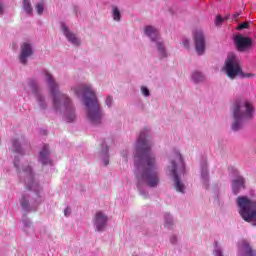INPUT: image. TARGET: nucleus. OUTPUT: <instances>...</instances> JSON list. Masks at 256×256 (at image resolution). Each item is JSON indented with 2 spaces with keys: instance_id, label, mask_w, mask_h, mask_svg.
<instances>
[{
  "instance_id": "obj_1",
  "label": "nucleus",
  "mask_w": 256,
  "mask_h": 256,
  "mask_svg": "<svg viewBox=\"0 0 256 256\" xmlns=\"http://www.w3.org/2000/svg\"><path fill=\"white\" fill-rule=\"evenodd\" d=\"M151 131L143 129L135 144V167L137 169V178L146 183L149 187L159 185V172L155 154L151 150V141H149Z\"/></svg>"
},
{
  "instance_id": "obj_2",
  "label": "nucleus",
  "mask_w": 256,
  "mask_h": 256,
  "mask_svg": "<svg viewBox=\"0 0 256 256\" xmlns=\"http://www.w3.org/2000/svg\"><path fill=\"white\" fill-rule=\"evenodd\" d=\"M71 91L78 99L83 101L88 121L92 125L101 124L103 122V112L93 86L89 83L77 84L71 88Z\"/></svg>"
},
{
  "instance_id": "obj_3",
  "label": "nucleus",
  "mask_w": 256,
  "mask_h": 256,
  "mask_svg": "<svg viewBox=\"0 0 256 256\" xmlns=\"http://www.w3.org/2000/svg\"><path fill=\"white\" fill-rule=\"evenodd\" d=\"M41 77L42 79H45L49 91L53 97L54 109L60 113H63L64 119L67 121V123H73V121L77 119V116L75 115V107H73L71 98L59 91V84H57L55 78H53V75H51L49 71L44 70L41 73Z\"/></svg>"
},
{
  "instance_id": "obj_4",
  "label": "nucleus",
  "mask_w": 256,
  "mask_h": 256,
  "mask_svg": "<svg viewBox=\"0 0 256 256\" xmlns=\"http://www.w3.org/2000/svg\"><path fill=\"white\" fill-rule=\"evenodd\" d=\"M172 153L174 155L171 156L168 171L173 177V187L177 193H185L187 191V185L183 181V177H185V162L178 149H173Z\"/></svg>"
},
{
  "instance_id": "obj_5",
  "label": "nucleus",
  "mask_w": 256,
  "mask_h": 256,
  "mask_svg": "<svg viewBox=\"0 0 256 256\" xmlns=\"http://www.w3.org/2000/svg\"><path fill=\"white\" fill-rule=\"evenodd\" d=\"M253 113H255V108L251 105L249 101H236L234 103L233 115L234 122L232 123L233 131H239L243 121H250L253 119Z\"/></svg>"
},
{
  "instance_id": "obj_6",
  "label": "nucleus",
  "mask_w": 256,
  "mask_h": 256,
  "mask_svg": "<svg viewBox=\"0 0 256 256\" xmlns=\"http://www.w3.org/2000/svg\"><path fill=\"white\" fill-rule=\"evenodd\" d=\"M14 167H16L18 171L19 178L24 179L26 187L30 191L39 193V184L37 181H35V178L33 177V169L29 166V164L21 163L16 157L14 159Z\"/></svg>"
},
{
  "instance_id": "obj_7",
  "label": "nucleus",
  "mask_w": 256,
  "mask_h": 256,
  "mask_svg": "<svg viewBox=\"0 0 256 256\" xmlns=\"http://www.w3.org/2000/svg\"><path fill=\"white\" fill-rule=\"evenodd\" d=\"M236 203L242 219L246 223L254 221V225H256V201L249 199L247 196H240L237 198Z\"/></svg>"
},
{
  "instance_id": "obj_8",
  "label": "nucleus",
  "mask_w": 256,
  "mask_h": 256,
  "mask_svg": "<svg viewBox=\"0 0 256 256\" xmlns=\"http://www.w3.org/2000/svg\"><path fill=\"white\" fill-rule=\"evenodd\" d=\"M225 71L227 77L229 79H237V77H240L241 79L253 77V74L247 73L245 74L243 72V69L241 68V61L239 60V57L233 53H229L227 56V61L225 64Z\"/></svg>"
},
{
  "instance_id": "obj_9",
  "label": "nucleus",
  "mask_w": 256,
  "mask_h": 256,
  "mask_svg": "<svg viewBox=\"0 0 256 256\" xmlns=\"http://www.w3.org/2000/svg\"><path fill=\"white\" fill-rule=\"evenodd\" d=\"M145 35L149 37V39L154 43L158 49V57L160 59H165L169 57V53H167V49H165V45L163 44V40H161V36L159 35V29L154 26H146L144 29Z\"/></svg>"
},
{
  "instance_id": "obj_10",
  "label": "nucleus",
  "mask_w": 256,
  "mask_h": 256,
  "mask_svg": "<svg viewBox=\"0 0 256 256\" xmlns=\"http://www.w3.org/2000/svg\"><path fill=\"white\" fill-rule=\"evenodd\" d=\"M26 89L27 91H30L32 95H34L40 109H45V107H47V102L45 101V97H43V94H41V90H39L37 81L29 80Z\"/></svg>"
},
{
  "instance_id": "obj_11",
  "label": "nucleus",
  "mask_w": 256,
  "mask_h": 256,
  "mask_svg": "<svg viewBox=\"0 0 256 256\" xmlns=\"http://www.w3.org/2000/svg\"><path fill=\"white\" fill-rule=\"evenodd\" d=\"M108 221H109V218L105 213L97 212L93 218V225H94L95 231H98V233H103V231L107 229Z\"/></svg>"
},
{
  "instance_id": "obj_12",
  "label": "nucleus",
  "mask_w": 256,
  "mask_h": 256,
  "mask_svg": "<svg viewBox=\"0 0 256 256\" xmlns=\"http://www.w3.org/2000/svg\"><path fill=\"white\" fill-rule=\"evenodd\" d=\"M29 195L24 194L22 195V198L20 200V205L24 209V211H33V206L32 205H41L43 203V197L41 195L36 194V198L33 201H29Z\"/></svg>"
},
{
  "instance_id": "obj_13",
  "label": "nucleus",
  "mask_w": 256,
  "mask_h": 256,
  "mask_svg": "<svg viewBox=\"0 0 256 256\" xmlns=\"http://www.w3.org/2000/svg\"><path fill=\"white\" fill-rule=\"evenodd\" d=\"M194 44L196 53L198 55H204L205 54V34H203L202 30H196L194 32Z\"/></svg>"
},
{
  "instance_id": "obj_14",
  "label": "nucleus",
  "mask_w": 256,
  "mask_h": 256,
  "mask_svg": "<svg viewBox=\"0 0 256 256\" xmlns=\"http://www.w3.org/2000/svg\"><path fill=\"white\" fill-rule=\"evenodd\" d=\"M61 27V31L63 33V35L66 37L68 43H71V45H74V47H79V45H81V39H79L75 33L71 32V30H69V27H67L66 23H61L60 24Z\"/></svg>"
},
{
  "instance_id": "obj_15",
  "label": "nucleus",
  "mask_w": 256,
  "mask_h": 256,
  "mask_svg": "<svg viewBox=\"0 0 256 256\" xmlns=\"http://www.w3.org/2000/svg\"><path fill=\"white\" fill-rule=\"evenodd\" d=\"M33 55V46L29 42H24L21 45V52L19 55V61L22 63V65H25L27 63V60L29 57Z\"/></svg>"
},
{
  "instance_id": "obj_16",
  "label": "nucleus",
  "mask_w": 256,
  "mask_h": 256,
  "mask_svg": "<svg viewBox=\"0 0 256 256\" xmlns=\"http://www.w3.org/2000/svg\"><path fill=\"white\" fill-rule=\"evenodd\" d=\"M234 43L238 51H245L251 47V38L244 37L243 35H237L234 38Z\"/></svg>"
},
{
  "instance_id": "obj_17",
  "label": "nucleus",
  "mask_w": 256,
  "mask_h": 256,
  "mask_svg": "<svg viewBox=\"0 0 256 256\" xmlns=\"http://www.w3.org/2000/svg\"><path fill=\"white\" fill-rule=\"evenodd\" d=\"M201 170V182L204 189H209V169L207 168V162L203 161L200 164Z\"/></svg>"
},
{
  "instance_id": "obj_18",
  "label": "nucleus",
  "mask_w": 256,
  "mask_h": 256,
  "mask_svg": "<svg viewBox=\"0 0 256 256\" xmlns=\"http://www.w3.org/2000/svg\"><path fill=\"white\" fill-rule=\"evenodd\" d=\"M38 161L42 165H51V159H49V146L45 144L39 153Z\"/></svg>"
},
{
  "instance_id": "obj_19",
  "label": "nucleus",
  "mask_w": 256,
  "mask_h": 256,
  "mask_svg": "<svg viewBox=\"0 0 256 256\" xmlns=\"http://www.w3.org/2000/svg\"><path fill=\"white\" fill-rule=\"evenodd\" d=\"M233 193L237 195L241 189H245V178L239 176L232 181Z\"/></svg>"
},
{
  "instance_id": "obj_20",
  "label": "nucleus",
  "mask_w": 256,
  "mask_h": 256,
  "mask_svg": "<svg viewBox=\"0 0 256 256\" xmlns=\"http://www.w3.org/2000/svg\"><path fill=\"white\" fill-rule=\"evenodd\" d=\"M10 149L14 153H19V155H23L25 153V148L21 147V144L17 140H12Z\"/></svg>"
},
{
  "instance_id": "obj_21",
  "label": "nucleus",
  "mask_w": 256,
  "mask_h": 256,
  "mask_svg": "<svg viewBox=\"0 0 256 256\" xmlns=\"http://www.w3.org/2000/svg\"><path fill=\"white\" fill-rule=\"evenodd\" d=\"M242 253L244 256H256V250L251 248L247 242L242 245Z\"/></svg>"
},
{
  "instance_id": "obj_22",
  "label": "nucleus",
  "mask_w": 256,
  "mask_h": 256,
  "mask_svg": "<svg viewBox=\"0 0 256 256\" xmlns=\"http://www.w3.org/2000/svg\"><path fill=\"white\" fill-rule=\"evenodd\" d=\"M22 9L24 12H26V15H33V6H31V0H23Z\"/></svg>"
},
{
  "instance_id": "obj_23",
  "label": "nucleus",
  "mask_w": 256,
  "mask_h": 256,
  "mask_svg": "<svg viewBox=\"0 0 256 256\" xmlns=\"http://www.w3.org/2000/svg\"><path fill=\"white\" fill-rule=\"evenodd\" d=\"M191 80L193 83H202V81H205V76L199 71H194L192 72Z\"/></svg>"
},
{
  "instance_id": "obj_24",
  "label": "nucleus",
  "mask_w": 256,
  "mask_h": 256,
  "mask_svg": "<svg viewBox=\"0 0 256 256\" xmlns=\"http://www.w3.org/2000/svg\"><path fill=\"white\" fill-rule=\"evenodd\" d=\"M164 221V226L167 227V229H171V227H173V217L171 216V214H164Z\"/></svg>"
},
{
  "instance_id": "obj_25",
  "label": "nucleus",
  "mask_w": 256,
  "mask_h": 256,
  "mask_svg": "<svg viewBox=\"0 0 256 256\" xmlns=\"http://www.w3.org/2000/svg\"><path fill=\"white\" fill-rule=\"evenodd\" d=\"M112 17L114 21H121V11L116 6L112 7Z\"/></svg>"
},
{
  "instance_id": "obj_26",
  "label": "nucleus",
  "mask_w": 256,
  "mask_h": 256,
  "mask_svg": "<svg viewBox=\"0 0 256 256\" xmlns=\"http://www.w3.org/2000/svg\"><path fill=\"white\" fill-rule=\"evenodd\" d=\"M213 255L214 256H225V255H223V248H221V244H219V242L215 243Z\"/></svg>"
},
{
  "instance_id": "obj_27",
  "label": "nucleus",
  "mask_w": 256,
  "mask_h": 256,
  "mask_svg": "<svg viewBox=\"0 0 256 256\" xmlns=\"http://www.w3.org/2000/svg\"><path fill=\"white\" fill-rule=\"evenodd\" d=\"M108 149H105V152H102V161L105 166L109 165V155H108Z\"/></svg>"
},
{
  "instance_id": "obj_28",
  "label": "nucleus",
  "mask_w": 256,
  "mask_h": 256,
  "mask_svg": "<svg viewBox=\"0 0 256 256\" xmlns=\"http://www.w3.org/2000/svg\"><path fill=\"white\" fill-rule=\"evenodd\" d=\"M113 103H114V101H113V96H111V95L106 96L105 105H106L109 109H111V107H113Z\"/></svg>"
},
{
  "instance_id": "obj_29",
  "label": "nucleus",
  "mask_w": 256,
  "mask_h": 256,
  "mask_svg": "<svg viewBox=\"0 0 256 256\" xmlns=\"http://www.w3.org/2000/svg\"><path fill=\"white\" fill-rule=\"evenodd\" d=\"M44 9H45V4L43 2H40L36 5V11L38 15H43Z\"/></svg>"
},
{
  "instance_id": "obj_30",
  "label": "nucleus",
  "mask_w": 256,
  "mask_h": 256,
  "mask_svg": "<svg viewBox=\"0 0 256 256\" xmlns=\"http://www.w3.org/2000/svg\"><path fill=\"white\" fill-rule=\"evenodd\" d=\"M223 21H224L223 16L217 15L215 19L216 27H221L223 25Z\"/></svg>"
},
{
  "instance_id": "obj_31",
  "label": "nucleus",
  "mask_w": 256,
  "mask_h": 256,
  "mask_svg": "<svg viewBox=\"0 0 256 256\" xmlns=\"http://www.w3.org/2000/svg\"><path fill=\"white\" fill-rule=\"evenodd\" d=\"M141 93L144 97H149V95H151L149 88H147L146 86L141 87Z\"/></svg>"
},
{
  "instance_id": "obj_32",
  "label": "nucleus",
  "mask_w": 256,
  "mask_h": 256,
  "mask_svg": "<svg viewBox=\"0 0 256 256\" xmlns=\"http://www.w3.org/2000/svg\"><path fill=\"white\" fill-rule=\"evenodd\" d=\"M182 45H183V47H184V49H189V46H190V41H189V39H187V38H183L182 39Z\"/></svg>"
},
{
  "instance_id": "obj_33",
  "label": "nucleus",
  "mask_w": 256,
  "mask_h": 256,
  "mask_svg": "<svg viewBox=\"0 0 256 256\" xmlns=\"http://www.w3.org/2000/svg\"><path fill=\"white\" fill-rule=\"evenodd\" d=\"M238 29L239 30L249 29V22H243V23L239 24Z\"/></svg>"
},
{
  "instance_id": "obj_34",
  "label": "nucleus",
  "mask_w": 256,
  "mask_h": 256,
  "mask_svg": "<svg viewBox=\"0 0 256 256\" xmlns=\"http://www.w3.org/2000/svg\"><path fill=\"white\" fill-rule=\"evenodd\" d=\"M64 215H65V217H69V215H71V208L67 207V208L64 210Z\"/></svg>"
},
{
  "instance_id": "obj_35",
  "label": "nucleus",
  "mask_w": 256,
  "mask_h": 256,
  "mask_svg": "<svg viewBox=\"0 0 256 256\" xmlns=\"http://www.w3.org/2000/svg\"><path fill=\"white\" fill-rule=\"evenodd\" d=\"M170 242L172 243V245H175L177 243V236H171Z\"/></svg>"
},
{
  "instance_id": "obj_36",
  "label": "nucleus",
  "mask_w": 256,
  "mask_h": 256,
  "mask_svg": "<svg viewBox=\"0 0 256 256\" xmlns=\"http://www.w3.org/2000/svg\"><path fill=\"white\" fill-rule=\"evenodd\" d=\"M24 225H25V227H31V222H29V221H24Z\"/></svg>"
},
{
  "instance_id": "obj_37",
  "label": "nucleus",
  "mask_w": 256,
  "mask_h": 256,
  "mask_svg": "<svg viewBox=\"0 0 256 256\" xmlns=\"http://www.w3.org/2000/svg\"><path fill=\"white\" fill-rule=\"evenodd\" d=\"M3 13V6L0 4V15Z\"/></svg>"
},
{
  "instance_id": "obj_38",
  "label": "nucleus",
  "mask_w": 256,
  "mask_h": 256,
  "mask_svg": "<svg viewBox=\"0 0 256 256\" xmlns=\"http://www.w3.org/2000/svg\"><path fill=\"white\" fill-rule=\"evenodd\" d=\"M234 17H239V14H235Z\"/></svg>"
},
{
  "instance_id": "obj_39",
  "label": "nucleus",
  "mask_w": 256,
  "mask_h": 256,
  "mask_svg": "<svg viewBox=\"0 0 256 256\" xmlns=\"http://www.w3.org/2000/svg\"><path fill=\"white\" fill-rule=\"evenodd\" d=\"M222 71H225V67H222Z\"/></svg>"
},
{
  "instance_id": "obj_40",
  "label": "nucleus",
  "mask_w": 256,
  "mask_h": 256,
  "mask_svg": "<svg viewBox=\"0 0 256 256\" xmlns=\"http://www.w3.org/2000/svg\"><path fill=\"white\" fill-rule=\"evenodd\" d=\"M123 153H127V150L123 151Z\"/></svg>"
}]
</instances>
